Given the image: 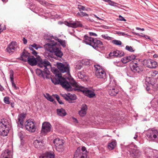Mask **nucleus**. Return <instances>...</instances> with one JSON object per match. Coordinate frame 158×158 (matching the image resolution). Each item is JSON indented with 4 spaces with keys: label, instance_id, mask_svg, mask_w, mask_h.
Listing matches in <instances>:
<instances>
[{
    "label": "nucleus",
    "instance_id": "nucleus-1",
    "mask_svg": "<svg viewBox=\"0 0 158 158\" xmlns=\"http://www.w3.org/2000/svg\"><path fill=\"white\" fill-rule=\"evenodd\" d=\"M63 53L60 50V85L65 89H88L85 88L73 79L71 81L68 77L69 75V66L67 62L61 57Z\"/></svg>",
    "mask_w": 158,
    "mask_h": 158
},
{
    "label": "nucleus",
    "instance_id": "nucleus-2",
    "mask_svg": "<svg viewBox=\"0 0 158 158\" xmlns=\"http://www.w3.org/2000/svg\"><path fill=\"white\" fill-rule=\"evenodd\" d=\"M56 42L52 43L51 44L48 43L44 45V47L46 50L44 56L48 59L51 60V58H56V56L57 58L59 57V49L57 48L56 45Z\"/></svg>",
    "mask_w": 158,
    "mask_h": 158
},
{
    "label": "nucleus",
    "instance_id": "nucleus-3",
    "mask_svg": "<svg viewBox=\"0 0 158 158\" xmlns=\"http://www.w3.org/2000/svg\"><path fill=\"white\" fill-rule=\"evenodd\" d=\"M83 42L86 44L92 46L94 48L98 49V48H102L103 45L101 41L97 39L85 35L84 37Z\"/></svg>",
    "mask_w": 158,
    "mask_h": 158
},
{
    "label": "nucleus",
    "instance_id": "nucleus-4",
    "mask_svg": "<svg viewBox=\"0 0 158 158\" xmlns=\"http://www.w3.org/2000/svg\"><path fill=\"white\" fill-rule=\"evenodd\" d=\"M57 67H51V71L55 75V77H51L52 81L54 84H59V62L56 63Z\"/></svg>",
    "mask_w": 158,
    "mask_h": 158
},
{
    "label": "nucleus",
    "instance_id": "nucleus-5",
    "mask_svg": "<svg viewBox=\"0 0 158 158\" xmlns=\"http://www.w3.org/2000/svg\"><path fill=\"white\" fill-rule=\"evenodd\" d=\"M147 137L152 141L158 143V131L154 129H149L147 134Z\"/></svg>",
    "mask_w": 158,
    "mask_h": 158
},
{
    "label": "nucleus",
    "instance_id": "nucleus-6",
    "mask_svg": "<svg viewBox=\"0 0 158 158\" xmlns=\"http://www.w3.org/2000/svg\"><path fill=\"white\" fill-rule=\"evenodd\" d=\"M95 75L98 78L105 79L106 78V73L102 66L98 64L94 65Z\"/></svg>",
    "mask_w": 158,
    "mask_h": 158
},
{
    "label": "nucleus",
    "instance_id": "nucleus-7",
    "mask_svg": "<svg viewBox=\"0 0 158 158\" xmlns=\"http://www.w3.org/2000/svg\"><path fill=\"white\" fill-rule=\"evenodd\" d=\"M25 127L27 130L30 132H34L36 127L34 122L28 120L25 123Z\"/></svg>",
    "mask_w": 158,
    "mask_h": 158
},
{
    "label": "nucleus",
    "instance_id": "nucleus-8",
    "mask_svg": "<svg viewBox=\"0 0 158 158\" xmlns=\"http://www.w3.org/2000/svg\"><path fill=\"white\" fill-rule=\"evenodd\" d=\"M36 73L40 77H42L44 78H49L51 77L50 72L48 69L43 71L42 69H36Z\"/></svg>",
    "mask_w": 158,
    "mask_h": 158
},
{
    "label": "nucleus",
    "instance_id": "nucleus-9",
    "mask_svg": "<svg viewBox=\"0 0 158 158\" xmlns=\"http://www.w3.org/2000/svg\"><path fill=\"white\" fill-rule=\"evenodd\" d=\"M86 148L85 147H83L81 150L78 149L74 155V158H86Z\"/></svg>",
    "mask_w": 158,
    "mask_h": 158
},
{
    "label": "nucleus",
    "instance_id": "nucleus-10",
    "mask_svg": "<svg viewBox=\"0 0 158 158\" xmlns=\"http://www.w3.org/2000/svg\"><path fill=\"white\" fill-rule=\"evenodd\" d=\"M143 62L144 65L149 68H155L158 66L156 61L150 59L145 60H143Z\"/></svg>",
    "mask_w": 158,
    "mask_h": 158
},
{
    "label": "nucleus",
    "instance_id": "nucleus-11",
    "mask_svg": "<svg viewBox=\"0 0 158 158\" xmlns=\"http://www.w3.org/2000/svg\"><path fill=\"white\" fill-rule=\"evenodd\" d=\"M51 125L49 122H44L42 124L41 132L45 134L50 132Z\"/></svg>",
    "mask_w": 158,
    "mask_h": 158
},
{
    "label": "nucleus",
    "instance_id": "nucleus-12",
    "mask_svg": "<svg viewBox=\"0 0 158 158\" xmlns=\"http://www.w3.org/2000/svg\"><path fill=\"white\" fill-rule=\"evenodd\" d=\"M64 23L69 27H72L73 28H76L77 27H81L82 26V25L80 21H76L73 22L70 21L69 22L64 21Z\"/></svg>",
    "mask_w": 158,
    "mask_h": 158
},
{
    "label": "nucleus",
    "instance_id": "nucleus-13",
    "mask_svg": "<svg viewBox=\"0 0 158 158\" xmlns=\"http://www.w3.org/2000/svg\"><path fill=\"white\" fill-rule=\"evenodd\" d=\"M68 91H71L73 89H67ZM74 90H80L83 92L84 94L86 96L89 98L93 97L95 95L94 90H90L89 89H73ZM94 90V89H93Z\"/></svg>",
    "mask_w": 158,
    "mask_h": 158
},
{
    "label": "nucleus",
    "instance_id": "nucleus-14",
    "mask_svg": "<svg viewBox=\"0 0 158 158\" xmlns=\"http://www.w3.org/2000/svg\"><path fill=\"white\" fill-rule=\"evenodd\" d=\"M17 46L16 43L11 42L8 45L6 50L8 53L12 54L15 50Z\"/></svg>",
    "mask_w": 158,
    "mask_h": 158
},
{
    "label": "nucleus",
    "instance_id": "nucleus-15",
    "mask_svg": "<svg viewBox=\"0 0 158 158\" xmlns=\"http://www.w3.org/2000/svg\"><path fill=\"white\" fill-rule=\"evenodd\" d=\"M38 66L40 68H44V70H46L48 69L47 68V66H49L51 67L50 63L47 60H42V59L40 60V63L38 64Z\"/></svg>",
    "mask_w": 158,
    "mask_h": 158
},
{
    "label": "nucleus",
    "instance_id": "nucleus-16",
    "mask_svg": "<svg viewBox=\"0 0 158 158\" xmlns=\"http://www.w3.org/2000/svg\"><path fill=\"white\" fill-rule=\"evenodd\" d=\"M62 97H64L65 99L68 101L70 103H72L73 102H72V100H74L77 98L76 95L74 94H72L70 93H68L67 94L63 95L60 94Z\"/></svg>",
    "mask_w": 158,
    "mask_h": 158
},
{
    "label": "nucleus",
    "instance_id": "nucleus-17",
    "mask_svg": "<svg viewBox=\"0 0 158 158\" xmlns=\"http://www.w3.org/2000/svg\"><path fill=\"white\" fill-rule=\"evenodd\" d=\"M26 117V114H19L18 117V126L22 128L23 126V121Z\"/></svg>",
    "mask_w": 158,
    "mask_h": 158
},
{
    "label": "nucleus",
    "instance_id": "nucleus-18",
    "mask_svg": "<svg viewBox=\"0 0 158 158\" xmlns=\"http://www.w3.org/2000/svg\"><path fill=\"white\" fill-rule=\"evenodd\" d=\"M124 53L119 50H116L111 52L109 54L110 56L121 57L123 56Z\"/></svg>",
    "mask_w": 158,
    "mask_h": 158
},
{
    "label": "nucleus",
    "instance_id": "nucleus-19",
    "mask_svg": "<svg viewBox=\"0 0 158 158\" xmlns=\"http://www.w3.org/2000/svg\"><path fill=\"white\" fill-rule=\"evenodd\" d=\"M55 154L52 151H48L42 154L40 158H54Z\"/></svg>",
    "mask_w": 158,
    "mask_h": 158
},
{
    "label": "nucleus",
    "instance_id": "nucleus-20",
    "mask_svg": "<svg viewBox=\"0 0 158 158\" xmlns=\"http://www.w3.org/2000/svg\"><path fill=\"white\" fill-rule=\"evenodd\" d=\"M1 158H12V153L8 150H6L2 153Z\"/></svg>",
    "mask_w": 158,
    "mask_h": 158
},
{
    "label": "nucleus",
    "instance_id": "nucleus-21",
    "mask_svg": "<svg viewBox=\"0 0 158 158\" xmlns=\"http://www.w3.org/2000/svg\"><path fill=\"white\" fill-rule=\"evenodd\" d=\"M30 56L29 54L27 52H23L20 57V59L25 62L28 61Z\"/></svg>",
    "mask_w": 158,
    "mask_h": 158
},
{
    "label": "nucleus",
    "instance_id": "nucleus-22",
    "mask_svg": "<svg viewBox=\"0 0 158 158\" xmlns=\"http://www.w3.org/2000/svg\"><path fill=\"white\" fill-rule=\"evenodd\" d=\"M8 123L6 119H2L0 121V130L8 128Z\"/></svg>",
    "mask_w": 158,
    "mask_h": 158
},
{
    "label": "nucleus",
    "instance_id": "nucleus-23",
    "mask_svg": "<svg viewBox=\"0 0 158 158\" xmlns=\"http://www.w3.org/2000/svg\"><path fill=\"white\" fill-rule=\"evenodd\" d=\"M28 63L31 66H35L37 64V60L33 56H31L27 61Z\"/></svg>",
    "mask_w": 158,
    "mask_h": 158
},
{
    "label": "nucleus",
    "instance_id": "nucleus-24",
    "mask_svg": "<svg viewBox=\"0 0 158 158\" xmlns=\"http://www.w3.org/2000/svg\"><path fill=\"white\" fill-rule=\"evenodd\" d=\"M131 69L134 72L139 73L141 71L139 66V64L137 63H133Z\"/></svg>",
    "mask_w": 158,
    "mask_h": 158
},
{
    "label": "nucleus",
    "instance_id": "nucleus-25",
    "mask_svg": "<svg viewBox=\"0 0 158 158\" xmlns=\"http://www.w3.org/2000/svg\"><path fill=\"white\" fill-rule=\"evenodd\" d=\"M35 147L38 148H42L43 144L41 141H39L38 140H35L33 143Z\"/></svg>",
    "mask_w": 158,
    "mask_h": 158
},
{
    "label": "nucleus",
    "instance_id": "nucleus-26",
    "mask_svg": "<svg viewBox=\"0 0 158 158\" xmlns=\"http://www.w3.org/2000/svg\"><path fill=\"white\" fill-rule=\"evenodd\" d=\"M14 72L12 70H11L10 72V81L12 85L14 88L17 89L16 85L14 82L13 80Z\"/></svg>",
    "mask_w": 158,
    "mask_h": 158
},
{
    "label": "nucleus",
    "instance_id": "nucleus-27",
    "mask_svg": "<svg viewBox=\"0 0 158 158\" xmlns=\"http://www.w3.org/2000/svg\"><path fill=\"white\" fill-rule=\"evenodd\" d=\"M53 142L56 149L59 151V139L57 138L55 139Z\"/></svg>",
    "mask_w": 158,
    "mask_h": 158
},
{
    "label": "nucleus",
    "instance_id": "nucleus-28",
    "mask_svg": "<svg viewBox=\"0 0 158 158\" xmlns=\"http://www.w3.org/2000/svg\"><path fill=\"white\" fill-rule=\"evenodd\" d=\"M116 145V142L115 141H112L109 143L108 145V148L109 150H112L114 149Z\"/></svg>",
    "mask_w": 158,
    "mask_h": 158
},
{
    "label": "nucleus",
    "instance_id": "nucleus-29",
    "mask_svg": "<svg viewBox=\"0 0 158 158\" xmlns=\"http://www.w3.org/2000/svg\"><path fill=\"white\" fill-rule=\"evenodd\" d=\"M44 97L46 98L48 100L53 102V103H56V102L54 101L53 98H52V96L46 93L45 94H44Z\"/></svg>",
    "mask_w": 158,
    "mask_h": 158
},
{
    "label": "nucleus",
    "instance_id": "nucleus-30",
    "mask_svg": "<svg viewBox=\"0 0 158 158\" xmlns=\"http://www.w3.org/2000/svg\"><path fill=\"white\" fill-rule=\"evenodd\" d=\"M109 94L111 96H115L118 92V89H109Z\"/></svg>",
    "mask_w": 158,
    "mask_h": 158
},
{
    "label": "nucleus",
    "instance_id": "nucleus-31",
    "mask_svg": "<svg viewBox=\"0 0 158 158\" xmlns=\"http://www.w3.org/2000/svg\"><path fill=\"white\" fill-rule=\"evenodd\" d=\"M105 2L108 3V4L112 6L117 7V5H119L118 4L116 3L114 1H111V0H102Z\"/></svg>",
    "mask_w": 158,
    "mask_h": 158
},
{
    "label": "nucleus",
    "instance_id": "nucleus-32",
    "mask_svg": "<svg viewBox=\"0 0 158 158\" xmlns=\"http://www.w3.org/2000/svg\"><path fill=\"white\" fill-rule=\"evenodd\" d=\"M65 143L64 140L62 139H60V152H63L64 149V147L63 145Z\"/></svg>",
    "mask_w": 158,
    "mask_h": 158
},
{
    "label": "nucleus",
    "instance_id": "nucleus-33",
    "mask_svg": "<svg viewBox=\"0 0 158 158\" xmlns=\"http://www.w3.org/2000/svg\"><path fill=\"white\" fill-rule=\"evenodd\" d=\"M66 114V112L64 109L63 108L60 109V116L63 117Z\"/></svg>",
    "mask_w": 158,
    "mask_h": 158
},
{
    "label": "nucleus",
    "instance_id": "nucleus-34",
    "mask_svg": "<svg viewBox=\"0 0 158 158\" xmlns=\"http://www.w3.org/2000/svg\"><path fill=\"white\" fill-rule=\"evenodd\" d=\"M116 85V82L114 81H110L109 84V86H110L111 88H112V89H114V88L115 87Z\"/></svg>",
    "mask_w": 158,
    "mask_h": 158
},
{
    "label": "nucleus",
    "instance_id": "nucleus-35",
    "mask_svg": "<svg viewBox=\"0 0 158 158\" xmlns=\"http://www.w3.org/2000/svg\"><path fill=\"white\" fill-rule=\"evenodd\" d=\"M113 44L117 45H121L122 44V42L118 40H114L112 41Z\"/></svg>",
    "mask_w": 158,
    "mask_h": 158
},
{
    "label": "nucleus",
    "instance_id": "nucleus-36",
    "mask_svg": "<svg viewBox=\"0 0 158 158\" xmlns=\"http://www.w3.org/2000/svg\"><path fill=\"white\" fill-rule=\"evenodd\" d=\"M60 45H61L63 48L65 47L66 45V41L60 39Z\"/></svg>",
    "mask_w": 158,
    "mask_h": 158
},
{
    "label": "nucleus",
    "instance_id": "nucleus-37",
    "mask_svg": "<svg viewBox=\"0 0 158 158\" xmlns=\"http://www.w3.org/2000/svg\"><path fill=\"white\" fill-rule=\"evenodd\" d=\"M82 64L84 65H89L90 64V62L88 60H84L82 61Z\"/></svg>",
    "mask_w": 158,
    "mask_h": 158
},
{
    "label": "nucleus",
    "instance_id": "nucleus-38",
    "mask_svg": "<svg viewBox=\"0 0 158 158\" xmlns=\"http://www.w3.org/2000/svg\"><path fill=\"white\" fill-rule=\"evenodd\" d=\"M78 113L79 115L81 117H83L85 115L86 112L85 111H83L81 110L79 111Z\"/></svg>",
    "mask_w": 158,
    "mask_h": 158
},
{
    "label": "nucleus",
    "instance_id": "nucleus-39",
    "mask_svg": "<svg viewBox=\"0 0 158 158\" xmlns=\"http://www.w3.org/2000/svg\"><path fill=\"white\" fill-rule=\"evenodd\" d=\"M122 62L124 64H126L128 62H129L127 56L124 57L121 60Z\"/></svg>",
    "mask_w": 158,
    "mask_h": 158
},
{
    "label": "nucleus",
    "instance_id": "nucleus-40",
    "mask_svg": "<svg viewBox=\"0 0 158 158\" xmlns=\"http://www.w3.org/2000/svg\"><path fill=\"white\" fill-rule=\"evenodd\" d=\"M81 110L86 112L87 110V106L85 104H82L81 106Z\"/></svg>",
    "mask_w": 158,
    "mask_h": 158
},
{
    "label": "nucleus",
    "instance_id": "nucleus-41",
    "mask_svg": "<svg viewBox=\"0 0 158 158\" xmlns=\"http://www.w3.org/2000/svg\"><path fill=\"white\" fill-rule=\"evenodd\" d=\"M127 57L128 58L129 60V61H131L134 59H135V58L136 56H135V55H132L127 56Z\"/></svg>",
    "mask_w": 158,
    "mask_h": 158
},
{
    "label": "nucleus",
    "instance_id": "nucleus-42",
    "mask_svg": "<svg viewBox=\"0 0 158 158\" xmlns=\"http://www.w3.org/2000/svg\"><path fill=\"white\" fill-rule=\"evenodd\" d=\"M125 48L127 50L130 52H133L134 51V50L133 49L132 47L131 46H126Z\"/></svg>",
    "mask_w": 158,
    "mask_h": 158
},
{
    "label": "nucleus",
    "instance_id": "nucleus-43",
    "mask_svg": "<svg viewBox=\"0 0 158 158\" xmlns=\"http://www.w3.org/2000/svg\"><path fill=\"white\" fill-rule=\"evenodd\" d=\"M31 45L33 48H34L36 50H37L39 48H41V47H40L39 45H38L35 43Z\"/></svg>",
    "mask_w": 158,
    "mask_h": 158
},
{
    "label": "nucleus",
    "instance_id": "nucleus-44",
    "mask_svg": "<svg viewBox=\"0 0 158 158\" xmlns=\"http://www.w3.org/2000/svg\"><path fill=\"white\" fill-rule=\"evenodd\" d=\"M4 101L6 104H9L10 103V102L9 101V98L8 97H5L4 99Z\"/></svg>",
    "mask_w": 158,
    "mask_h": 158
},
{
    "label": "nucleus",
    "instance_id": "nucleus-45",
    "mask_svg": "<svg viewBox=\"0 0 158 158\" xmlns=\"http://www.w3.org/2000/svg\"><path fill=\"white\" fill-rule=\"evenodd\" d=\"M151 156H150L151 158H158V156L155 155L154 152L152 151L151 152Z\"/></svg>",
    "mask_w": 158,
    "mask_h": 158
},
{
    "label": "nucleus",
    "instance_id": "nucleus-46",
    "mask_svg": "<svg viewBox=\"0 0 158 158\" xmlns=\"http://www.w3.org/2000/svg\"><path fill=\"white\" fill-rule=\"evenodd\" d=\"M102 37L105 39L108 40H110L111 37L107 36V35H102Z\"/></svg>",
    "mask_w": 158,
    "mask_h": 158
},
{
    "label": "nucleus",
    "instance_id": "nucleus-47",
    "mask_svg": "<svg viewBox=\"0 0 158 158\" xmlns=\"http://www.w3.org/2000/svg\"><path fill=\"white\" fill-rule=\"evenodd\" d=\"M85 7L84 6L79 5H78V8L79 9V11H81V10H85Z\"/></svg>",
    "mask_w": 158,
    "mask_h": 158
},
{
    "label": "nucleus",
    "instance_id": "nucleus-48",
    "mask_svg": "<svg viewBox=\"0 0 158 158\" xmlns=\"http://www.w3.org/2000/svg\"><path fill=\"white\" fill-rule=\"evenodd\" d=\"M157 74H158V71L156 70L153 71L151 73V75L154 77Z\"/></svg>",
    "mask_w": 158,
    "mask_h": 158
},
{
    "label": "nucleus",
    "instance_id": "nucleus-49",
    "mask_svg": "<svg viewBox=\"0 0 158 158\" xmlns=\"http://www.w3.org/2000/svg\"><path fill=\"white\" fill-rule=\"evenodd\" d=\"M82 67V65L80 64H78L77 65L76 67L75 68L76 70H78L80 69Z\"/></svg>",
    "mask_w": 158,
    "mask_h": 158
},
{
    "label": "nucleus",
    "instance_id": "nucleus-50",
    "mask_svg": "<svg viewBox=\"0 0 158 158\" xmlns=\"http://www.w3.org/2000/svg\"><path fill=\"white\" fill-rule=\"evenodd\" d=\"M89 34L90 36H97V35L95 33L89 32Z\"/></svg>",
    "mask_w": 158,
    "mask_h": 158
},
{
    "label": "nucleus",
    "instance_id": "nucleus-51",
    "mask_svg": "<svg viewBox=\"0 0 158 158\" xmlns=\"http://www.w3.org/2000/svg\"><path fill=\"white\" fill-rule=\"evenodd\" d=\"M119 18L120 19V21H126V20L124 18H123V17L122 16L120 15H119Z\"/></svg>",
    "mask_w": 158,
    "mask_h": 158
},
{
    "label": "nucleus",
    "instance_id": "nucleus-52",
    "mask_svg": "<svg viewBox=\"0 0 158 158\" xmlns=\"http://www.w3.org/2000/svg\"><path fill=\"white\" fill-rule=\"evenodd\" d=\"M81 16H88V15L87 14L84 12H81Z\"/></svg>",
    "mask_w": 158,
    "mask_h": 158
},
{
    "label": "nucleus",
    "instance_id": "nucleus-53",
    "mask_svg": "<svg viewBox=\"0 0 158 158\" xmlns=\"http://www.w3.org/2000/svg\"><path fill=\"white\" fill-rule=\"evenodd\" d=\"M56 98L58 102L59 103V97L56 94V95H53Z\"/></svg>",
    "mask_w": 158,
    "mask_h": 158
},
{
    "label": "nucleus",
    "instance_id": "nucleus-54",
    "mask_svg": "<svg viewBox=\"0 0 158 158\" xmlns=\"http://www.w3.org/2000/svg\"><path fill=\"white\" fill-rule=\"evenodd\" d=\"M40 3L43 5L46 4L45 2L43 0H39Z\"/></svg>",
    "mask_w": 158,
    "mask_h": 158
},
{
    "label": "nucleus",
    "instance_id": "nucleus-55",
    "mask_svg": "<svg viewBox=\"0 0 158 158\" xmlns=\"http://www.w3.org/2000/svg\"><path fill=\"white\" fill-rule=\"evenodd\" d=\"M143 37H144L146 39H148L150 40H151L150 37L148 35H143Z\"/></svg>",
    "mask_w": 158,
    "mask_h": 158
},
{
    "label": "nucleus",
    "instance_id": "nucleus-56",
    "mask_svg": "<svg viewBox=\"0 0 158 158\" xmlns=\"http://www.w3.org/2000/svg\"><path fill=\"white\" fill-rule=\"evenodd\" d=\"M29 48L30 49V50L32 52L34 50L33 48L31 46V45L29 46Z\"/></svg>",
    "mask_w": 158,
    "mask_h": 158
},
{
    "label": "nucleus",
    "instance_id": "nucleus-57",
    "mask_svg": "<svg viewBox=\"0 0 158 158\" xmlns=\"http://www.w3.org/2000/svg\"><path fill=\"white\" fill-rule=\"evenodd\" d=\"M135 34L137 35V36H141V37H143V34H142V35H140L139 34V33H135Z\"/></svg>",
    "mask_w": 158,
    "mask_h": 158
},
{
    "label": "nucleus",
    "instance_id": "nucleus-58",
    "mask_svg": "<svg viewBox=\"0 0 158 158\" xmlns=\"http://www.w3.org/2000/svg\"><path fill=\"white\" fill-rule=\"evenodd\" d=\"M32 53L35 56L37 54V52L35 50L32 52Z\"/></svg>",
    "mask_w": 158,
    "mask_h": 158
},
{
    "label": "nucleus",
    "instance_id": "nucleus-59",
    "mask_svg": "<svg viewBox=\"0 0 158 158\" xmlns=\"http://www.w3.org/2000/svg\"><path fill=\"white\" fill-rule=\"evenodd\" d=\"M23 43L24 44H27V40L25 39L24 38H23Z\"/></svg>",
    "mask_w": 158,
    "mask_h": 158
},
{
    "label": "nucleus",
    "instance_id": "nucleus-60",
    "mask_svg": "<svg viewBox=\"0 0 158 158\" xmlns=\"http://www.w3.org/2000/svg\"><path fill=\"white\" fill-rule=\"evenodd\" d=\"M19 135L20 137L21 138H22L23 137V135L22 132H20L19 133Z\"/></svg>",
    "mask_w": 158,
    "mask_h": 158
},
{
    "label": "nucleus",
    "instance_id": "nucleus-61",
    "mask_svg": "<svg viewBox=\"0 0 158 158\" xmlns=\"http://www.w3.org/2000/svg\"><path fill=\"white\" fill-rule=\"evenodd\" d=\"M73 119L74 122L76 123H78V121L76 118H73Z\"/></svg>",
    "mask_w": 158,
    "mask_h": 158
},
{
    "label": "nucleus",
    "instance_id": "nucleus-62",
    "mask_svg": "<svg viewBox=\"0 0 158 158\" xmlns=\"http://www.w3.org/2000/svg\"><path fill=\"white\" fill-rule=\"evenodd\" d=\"M93 15L95 17H96V18H97L99 20H102V19L100 18H99V17H98L96 15Z\"/></svg>",
    "mask_w": 158,
    "mask_h": 158
},
{
    "label": "nucleus",
    "instance_id": "nucleus-63",
    "mask_svg": "<svg viewBox=\"0 0 158 158\" xmlns=\"http://www.w3.org/2000/svg\"><path fill=\"white\" fill-rule=\"evenodd\" d=\"M10 106L12 107H14V103H10Z\"/></svg>",
    "mask_w": 158,
    "mask_h": 158
},
{
    "label": "nucleus",
    "instance_id": "nucleus-64",
    "mask_svg": "<svg viewBox=\"0 0 158 158\" xmlns=\"http://www.w3.org/2000/svg\"><path fill=\"white\" fill-rule=\"evenodd\" d=\"M77 16H81V13H78L77 14Z\"/></svg>",
    "mask_w": 158,
    "mask_h": 158
}]
</instances>
